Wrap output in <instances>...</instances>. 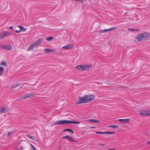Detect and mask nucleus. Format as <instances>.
Masks as SVG:
<instances>
[{
  "label": "nucleus",
  "instance_id": "1",
  "mask_svg": "<svg viewBox=\"0 0 150 150\" xmlns=\"http://www.w3.org/2000/svg\"><path fill=\"white\" fill-rule=\"evenodd\" d=\"M95 98V95L92 94L85 95L79 97V100L76 102V104H84L94 100Z\"/></svg>",
  "mask_w": 150,
  "mask_h": 150
},
{
  "label": "nucleus",
  "instance_id": "2",
  "mask_svg": "<svg viewBox=\"0 0 150 150\" xmlns=\"http://www.w3.org/2000/svg\"><path fill=\"white\" fill-rule=\"evenodd\" d=\"M150 36V35L147 33H143L138 34L134 39V41L138 43L143 39H147Z\"/></svg>",
  "mask_w": 150,
  "mask_h": 150
},
{
  "label": "nucleus",
  "instance_id": "3",
  "mask_svg": "<svg viewBox=\"0 0 150 150\" xmlns=\"http://www.w3.org/2000/svg\"><path fill=\"white\" fill-rule=\"evenodd\" d=\"M80 123V122L74 121L61 120L55 122L54 124V125H64L70 124H79Z\"/></svg>",
  "mask_w": 150,
  "mask_h": 150
},
{
  "label": "nucleus",
  "instance_id": "4",
  "mask_svg": "<svg viewBox=\"0 0 150 150\" xmlns=\"http://www.w3.org/2000/svg\"><path fill=\"white\" fill-rule=\"evenodd\" d=\"M92 67V65H80L76 66L75 68L78 70L84 71L88 70V69H90Z\"/></svg>",
  "mask_w": 150,
  "mask_h": 150
},
{
  "label": "nucleus",
  "instance_id": "5",
  "mask_svg": "<svg viewBox=\"0 0 150 150\" xmlns=\"http://www.w3.org/2000/svg\"><path fill=\"white\" fill-rule=\"evenodd\" d=\"M140 115L144 116H150V110H144L139 111Z\"/></svg>",
  "mask_w": 150,
  "mask_h": 150
},
{
  "label": "nucleus",
  "instance_id": "6",
  "mask_svg": "<svg viewBox=\"0 0 150 150\" xmlns=\"http://www.w3.org/2000/svg\"><path fill=\"white\" fill-rule=\"evenodd\" d=\"M11 34L12 33H11L5 31L4 32H3L1 34H0V38L2 39H4L6 36H9L11 35Z\"/></svg>",
  "mask_w": 150,
  "mask_h": 150
},
{
  "label": "nucleus",
  "instance_id": "7",
  "mask_svg": "<svg viewBox=\"0 0 150 150\" xmlns=\"http://www.w3.org/2000/svg\"><path fill=\"white\" fill-rule=\"evenodd\" d=\"M38 46V40H37L35 42L32 44L30 46L27 50L28 51H30L31 50H33L34 47Z\"/></svg>",
  "mask_w": 150,
  "mask_h": 150
},
{
  "label": "nucleus",
  "instance_id": "8",
  "mask_svg": "<svg viewBox=\"0 0 150 150\" xmlns=\"http://www.w3.org/2000/svg\"><path fill=\"white\" fill-rule=\"evenodd\" d=\"M0 47L2 48L7 50H12V46L9 45H0Z\"/></svg>",
  "mask_w": 150,
  "mask_h": 150
},
{
  "label": "nucleus",
  "instance_id": "9",
  "mask_svg": "<svg viewBox=\"0 0 150 150\" xmlns=\"http://www.w3.org/2000/svg\"><path fill=\"white\" fill-rule=\"evenodd\" d=\"M34 96V95L32 93H29L27 94H25L24 96L21 98H24L26 99L27 98L33 97Z\"/></svg>",
  "mask_w": 150,
  "mask_h": 150
},
{
  "label": "nucleus",
  "instance_id": "10",
  "mask_svg": "<svg viewBox=\"0 0 150 150\" xmlns=\"http://www.w3.org/2000/svg\"><path fill=\"white\" fill-rule=\"evenodd\" d=\"M62 138H67L70 141L73 142H77V141L76 140L74 139L71 136L69 135H67L65 136H64Z\"/></svg>",
  "mask_w": 150,
  "mask_h": 150
},
{
  "label": "nucleus",
  "instance_id": "11",
  "mask_svg": "<svg viewBox=\"0 0 150 150\" xmlns=\"http://www.w3.org/2000/svg\"><path fill=\"white\" fill-rule=\"evenodd\" d=\"M74 46L71 44H69L62 47V48L64 50H68L72 48Z\"/></svg>",
  "mask_w": 150,
  "mask_h": 150
},
{
  "label": "nucleus",
  "instance_id": "12",
  "mask_svg": "<svg viewBox=\"0 0 150 150\" xmlns=\"http://www.w3.org/2000/svg\"><path fill=\"white\" fill-rule=\"evenodd\" d=\"M118 120L120 122H122L123 123H128L129 120V119H119Z\"/></svg>",
  "mask_w": 150,
  "mask_h": 150
},
{
  "label": "nucleus",
  "instance_id": "13",
  "mask_svg": "<svg viewBox=\"0 0 150 150\" xmlns=\"http://www.w3.org/2000/svg\"><path fill=\"white\" fill-rule=\"evenodd\" d=\"M88 122H100V121L96 119H89L87 120Z\"/></svg>",
  "mask_w": 150,
  "mask_h": 150
},
{
  "label": "nucleus",
  "instance_id": "14",
  "mask_svg": "<svg viewBox=\"0 0 150 150\" xmlns=\"http://www.w3.org/2000/svg\"><path fill=\"white\" fill-rule=\"evenodd\" d=\"M4 69L2 67H0V76H1L3 74Z\"/></svg>",
  "mask_w": 150,
  "mask_h": 150
},
{
  "label": "nucleus",
  "instance_id": "15",
  "mask_svg": "<svg viewBox=\"0 0 150 150\" xmlns=\"http://www.w3.org/2000/svg\"><path fill=\"white\" fill-rule=\"evenodd\" d=\"M0 112H1V113H4L7 112V111L6 108H1L0 109Z\"/></svg>",
  "mask_w": 150,
  "mask_h": 150
},
{
  "label": "nucleus",
  "instance_id": "16",
  "mask_svg": "<svg viewBox=\"0 0 150 150\" xmlns=\"http://www.w3.org/2000/svg\"><path fill=\"white\" fill-rule=\"evenodd\" d=\"M18 27L21 29V31L23 30V31H25L26 30V29L23 26L18 25Z\"/></svg>",
  "mask_w": 150,
  "mask_h": 150
},
{
  "label": "nucleus",
  "instance_id": "17",
  "mask_svg": "<svg viewBox=\"0 0 150 150\" xmlns=\"http://www.w3.org/2000/svg\"><path fill=\"white\" fill-rule=\"evenodd\" d=\"M55 50H50L48 49H45L44 50V52L45 53H48L49 52L54 51Z\"/></svg>",
  "mask_w": 150,
  "mask_h": 150
},
{
  "label": "nucleus",
  "instance_id": "18",
  "mask_svg": "<svg viewBox=\"0 0 150 150\" xmlns=\"http://www.w3.org/2000/svg\"><path fill=\"white\" fill-rule=\"evenodd\" d=\"M0 65L2 66H4L6 67L7 66V64L4 61H3L0 64Z\"/></svg>",
  "mask_w": 150,
  "mask_h": 150
},
{
  "label": "nucleus",
  "instance_id": "19",
  "mask_svg": "<svg viewBox=\"0 0 150 150\" xmlns=\"http://www.w3.org/2000/svg\"><path fill=\"white\" fill-rule=\"evenodd\" d=\"M108 29H106L105 30H101L99 31V33H105L106 32H108Z\"/></svg>",
  "mask_w": 150,
  "mask_h": 150
},
{
  "label": "nucleus",
  "instance_id": "20",
  "mask_svg": "<svg viewBox=\"0 0 150 150\" xmlns=\"http://www.w3.org/2000/svg\"><path fill=\"white\" fill-rule=\"evenodd\" d=\"M67 131L73 133H74V132L72 130H71V129H64L63 130L64 132H65V131Z\"/></svg>",
  "mask_w": 150,
  "mask_h": 150
},
{
  "label": "nucleus",
  "instance_id": "21",
  "mask_svg": "<svg viewBox=\"0 0 150 150\" xmlns=\"http://www.w3.org/2000/svg\"><path fill=\"white\" fill-rule=\"evenodd\" d=\"M115 133L114 132L106 131L105 132V134H113Z\"/></svg>",
  "mask_w": 150,
  "mask_h": 150
},
{
  "label": "nucleus",
  "instance_id": "22",
  "mask_svg": "<svg viewBox=\"0 0 150 150\" xmlns=\"http://www.w3.org/2000/svg\"><path fill=\"white\" fill-rule=\"evenodd\" d=\"M21 85V83H19L17 84L16 85H13L11 86V88H15L17 86H19Z\"/></svg>",
  "mask_w": 150,
  "mask_h": 150
},
{
  "label": "nucleus",
  "instance_id": "23",
  "mask_svg": "<svg viewBox=\"0 0 150 150\" xmlns=\"http://www.w3.org/2000/svg\"><path fill=\"white\" fill-rule=\"evenodd\" d=\"M96 134H105V132H103L97 131V132H96Z\"/></svg>",
  "mask_w": 150,
  "mask_h": 150
},
{
  "label": "nucleus",
  "instance_id": "24",
  "mask_svg": "<svg viewBox=\"0 0 150 150\" xmlns=\"http://www.w3.org/2000/svg\"><path fill=\"white\" fill-rule=\"evenodd\" d=\"M53 38L52 37H49V38H47L46 39L48 41H50L51 40L53 39Z\"/></svg>",
  "mask_w": 150,
  "mask_h": 150
},
{
  "label": "nucleus",
  "instance_id": "25",
  "mask_svg": "<svg viewBox=\"0 0 150 150\" xmlns=\"http://www.w3.org/2000/svg\"><path fill=\"white\" fill-rule=\"evenodd\" d=\"M110 127H112L114 128H115L118 127V126L115 125H112L109 126Z\"/></svg>",
  "mask_w": 150,
  "mask_h": 150
},
{
  "label": "nucleus",
  "instance_id": "26",
  "mask_svg": "<svg viewBox=\"0 0 150 150\" xmlns=\"http://www.w3.org/2000/svg\"><path fill=\"white\" fill-rule=\"evenodd\" d=\"M27 136L29 138L31 139H34L33 138V137L31 135H30L27 134Z\"/></svg>",
  "mask_w": 150,
  "mask_h": 150
},
{
  "label": "nucleus",
  "instance_id": "27",
  "mask_svg": "<svg viewBox=\"0 0 150 150\" xmlns=\"http://www.w3.org/2000/svg\"><path fill=\"white\" fill-rule=\"evenodd\" d=\"M116 28H117L116 27H114V28H110V29H108V31H110V30H113L114 29H116Z\"/></svg>",
  "mask_w": 150,
  "mask_h": 150
},
{
  "label": "nucleus",
  "instance_id": "28",
  "mask_svg": "<svg viewBox=\"0 0 150 150\" xmlns=\"http://www.w3.org/2000/svg\"><path fill=\"white\" fill-rule=\"evenodd\" d=\"M116 28H117L116 27H114V28H110V29H108V31H110V30H113L114 29H116Z\"/></svg>",
  "mask_w": 150,
  "mask_h": 150
},
{
  "label": "nucleus",
  "instance_id": "29",
  "mask_svg": "<svg viewBox=\"0 0 150 150\" xmlns=\"http://www.w3.org/2000/svg\"><path fill=\"white\" fill-rule=\"evenodd\" d=\"M30 144V145H31V147H32L33 149V150H37L35 148V147L34 146L33 144Z\"/></svg>",
  "mask_w": 150,
  "mask_h": 150
},
{
  "label": "nucleus",
  "instance_id": "30",
  "mask_svg": "<svg viewBox=\"0 0 150 150\" xmlns=\"http://www.w3.org/2000/svg\"><path fill=\"white\" fill-rule=\"evenodd\" d=\"M128 30H130L132 31H133L135 30L133 28H129Z\"/></svg>",
  "mask_w": 150,
  "mask_h": 150
},
{
  "label": "nucleus",
  "instance_id": "31",
  "mask_svg": "<svg viewBox=\"0 0 150 150\" xmlns=\"http://www.w3.org/2000/svg\"><path fill=\"white\" fill-rule=\"evenodd\" d=\"M76 1H80L81 2H83L84 1V0H75Z\"/></svg>",
  "mask_w": 150,
  "mask_h": 150
},
{
  "label": "nucleus",
  "instance_id": "32",
  "mask_svg": "<svg viewBox=\"0 0 150 150\" xmlns=\"http://www.w3.org/2000/svg\"><path fill=\"white\" fill-rule=\"evenodd\" d=\"M15 31L17 33H19L21 31V30H15Z\"/></svg>",
  "mask_w": 150,
  "mask_h": 150
},
{
  "label": "nucleus",
  "instance_id": "33",
  "mask_svg": "<svg viewBox=\"0 0 150 150\" xmlns=\"http://www.w3.org/2000/svg\"><path fill=\"white\" fill-rule=\"evenodd\" d=\"M9 28L11 29H13V27L12 26H10L9 27Z\"/></svg>",
  "mask_w": 150,
  "mask_h": 150
},
{
  "label": "nucleus",
  "instance_id": "34",
  "mask_svg": "<svg viewBox=\"0 0 150 150\" xmlns=\"http://www.w3.org/2000/svg\"><path fill=\"white\" fill-rule=\"evenodd\" d=\"M41 39H39L38 40V43H40L41 42Z\"/></svg>",
  "mask_w": 150,
  "mask_h": 150
},
{
  "label": "nucleus",
  "instance_id": "35",
  "mask_svg": "<svg viewBox=\"0 0 150 150\" xmlns=\"http://www.w3.org/2000/svg\"><path fill=\"white\" fill-rule=\"evenodd\" d=\"M108 150H115V149L112 148V149H108Z\"/></svg>",
  "mask_w": 150,
  "mask_h": 150
},
{
  "label": "nucleus",
  "instance_id": "36",
  "mask_svg": "<svg viewBox=\"0 0 150 150\" xmlns=\"http://www.w3.org/2000/svg\"><path fill=\"white\" fill-rule=\"evenodd\" d=\"M11 133V132H8V136H9L10 135Z\"/></svg>",
  "mask_w": 150,
  "mask_h": 150
},
{
  "label": "nucleus",
  "instance_id": "37",
  "mask_svg": "<svg viewBox=\"0 0 150 150\" xmlns=\"http://www.w3.org/2000/svg\"><path fill=\"white\" fill-rule=\"evenodd\" d=\"M95 128L96 127H90V128L91 129H94V128Z\"/></svg>",
  "mask_w": 150,
  "mask_h": 150
},
{
  "label": "nucleus",
  "instance_id": "38",
  "mask_svg": "<svg viewBox=\"0 0 150 150\" xmlns=\"http://www.w3.org/2000/svg\"><path fill=\"white\" fill-rule=\"evenodd\" d=\"M99 145L100 146H104L105 145L104 144H101L100 143H99Z\"/></svg>",
  "mask_w": 150,
  "mask_h": 150
},
{
  "label": "nucleus",
  "instance_id": "39",
  "mask_svg": "<svg viewBox=\"0 0 150 150\" xmlns=\"http://www.w3.org/2000/svg\"><path fill=\"white\" fill-rule=\"evenodd\" d=\"M147 143L149 144H150V141H148Z\"/></svg>",
  "mask_w": 150,
  "mask_h": 150
},
{
  "label": "nucleus",
  "instance_id": "40",
  "mask_svg": "<svg viewBox=\"0 0 150 150\" xmlns=\"http://www.w3.org/2000/svg\"><path fill=\"white\" fill-rule=\"evenodd\" d=\"M22 88V86H21V87H20V88Z\"/></svg>",
  "mask_w": 150,
  "mask_h": 150
},
{
  "label": "nucleus",
  "instance_id": "41",
  "mask_svg": "<svg viewBox=\"0 0 150 150\" xmlns=\"http://www.w3.org/2000/svg\"><path fill=\"white\" fill-rule=\"evenodd\" d=\"M16 150H20L19 149H16Z\"/></svg>",
  "mask_w": 150,
  "mask_h": 150
}]
</instances>
